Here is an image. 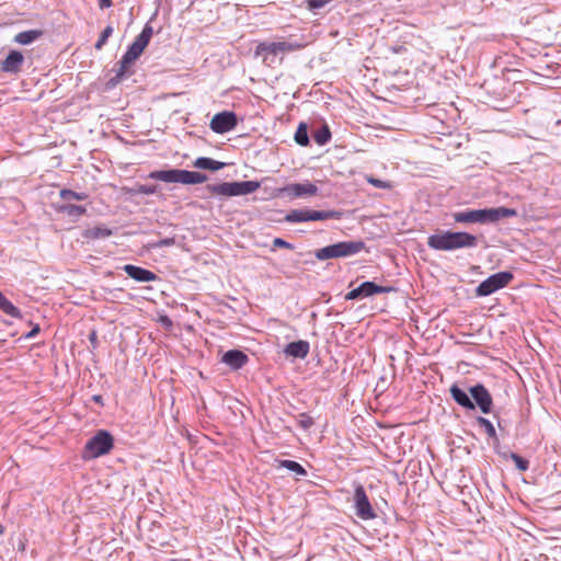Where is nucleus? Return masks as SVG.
Segmentation results:
<instances>
[{"label":"nucleus","mask_w":561,"mask_h":561,"mask_svg":"<svg viewBox=\"0 0 561 561\" xmlns=\"http://www.w3.org/2000/svg\"><path fill=\"white\" fill-rule=\"evenodd\" d=\"M153 34L152 26L147 23L140 34L135 38V41L128 46L126 53L123 55L122 59L118 62V68L116 69L115 76L110 80L112 85H116L122 82L125 78L130 77L134 71L130 67L134 62L141 56L145 48L148 46Z\"/></svg>","instance_id":"f257e3e1"},{"label":"nucleus","mask_w":561,"mask_h":561,"mask_svg":"<svg viewBox=\"0 0 561 561\" xmlns=\"http://www.w3.org/2000/svg\"><path fill=\"white\" fill-rule=\"evenodd\" d=\"M427 245L436 251L472 249L478 245V237L465 231H440L427 238Z\"/></svg>","instance_id":"f03ea898"},{"label":"nucleus","mask_w":561,"mask_h":561,"mask_svg":"<svg viewBox=\"0 0 561 561\" xmlns=\"http://www.w3.org/2000/svg\"><path fill=\"white\" fill-rule=\"evenodd\" d=\"M517 215L514 208L494 207L483 209H467L457 211L453 215L454 220L459 224H493L503 218H510Z\"/></svg>","instance_id":"7ed1b4c3"},{"label":"nucleus","mask_w":561,"mask_h":561,"mask_svg":"<svg viewBox=\"0 0 561 561\" xmlns=\"http://www.w3.org/2000/svg\"><path fill=\"white\" fill-rule=\"evenodd\" d=\"M301 48V45L298 43L290 42H261L256 45L254 49V57L261 58L262 62L268 67L274 66L276 62L282 61V57L278 58L279 55H284L286 53L295 51Z\"/></svg>","instance_id":"20e7f679"},{"label":"nucleus","mask_w":561,"mask_h":561,"mask_svg":"<svg viewBox=\"0 0 561 561\" xmlns=\"http://www.w3.org/2000/svg\"><path fill=\"white\" fill-rule=\"evenodd\" d=\"M148 178L165 183L181 184H201L207 181V175L204 173L182 169L156 170L150 172Z\"/></svg>","instance_id":"39448f33"},{"label":"nucleus","mask_w":561,"mask_h":561,"mask_svg":"<svg viewBox=\"0 0 561 561\" xmlns=\"http://www.w3.org/2000/svg\"><path fill=\"white\" fill-rule=\"evenodd\" d=\"M365 249V242L362 240L340 241L314 251V256L319 261L330 259L348 257L359 253Z\"/></svg>","instance_id":"423d86ee"},{"label":"nucleus","mask_w":561,"mask_h":561,"mask_svg":"<svg viewBox=\"0 0 561 561\" xmlns=\"http://www.w3.org/2000/svg\"><path fill=\"white\" fill-rule=\"evenodd\" d=\"M114 447V438L108 431L100 430L84 445L82 458L95 459L108 454Z\"/></svg>","instance_id":"0eeeda50"},{"label":"nucleus","mask_w":561,"mask_h":561,"mask_svg":"<svg viewBox=\"0 0 561 561\" xmlns=\"http://www.w3.org/2000/svg\"><path fill=\"white\" fill-rule=\"evenodd\" d=\"M260 187L257 181L222 182L219 184H207L205 191L209 194L221 196H241L255 192Z\"/></svg>","instance_id":"6e6552de"},{"label":"nucleus","mask_w":561,"mask_h":561,"mask_svg":"<svg viewBox=\"0 0 561 561\" xmlns=\"http://www.w3.org/2000/svg\"><path fill=\"white\" fill-rule=\"evenodd\" d=\"M513 278V273L508 271H502L492 274L478 285V287L476 288V295L478 297H486L489 295H492L499 289H502L505 286H507Z\"/></svg>","instance_id":"1a4fd4ad"},{"label":"nucleus","mask_w":561,"mask_h":561,"mask_svg":"<svg viewBox=\"0 0 561 561\" xmlns=\"http://www.w3.org/2000/svg\"><path fill=\"white\" fill-rule=\"evenodd\" d=\"M354 507L356 515L364 520L374 519L376 514L368 500L366 491L362 484H357L354 490Z\"/></svg>","instance_id":"9d476101"},{"label":"nucleus","mask_w":561,"mask_h":561,"mask_svg":"<svg viewBox=\"0 0 561 561\" xmlns=\"http://www.w3.org/2000/svg\"><path fill=\"white\" fill-rule=\"evenodd\" d=\"M318 191L317 185L307 181L304 183L287 184L279 188V194L290 199H295L314 196L318 194Z\"/></svg>","instance_id":"9b49d317"},{"label":"nucleus","mask_w":561,"mask_h":561,"mask_svg":"<svg viewBox=\"0 0 561 561\" xmlns=\"http://www.w3.org/2000/svg\"><path fill=\"white\" fill-rule=\"evenodd\" d=\"M394 290L391 286H380L374 282L367 280L362 283L358 287L352 289L345 296L347 300H356L365 297H370L376 294H385Z\"/></svg>","instance_id":"f8f14e48"},{"label":"nucleus","mask_w":561,"mask_h":561,"mask_svg":"<svg viewBox=\"0 0 561 561\" xmlns=\"http://www.w3.org/2000/svg\"><path fill=\"white\" fill-rule=\"evenodd\" d=\"M471 400L474 408L478 407L483 414H489L492 410L493 399L490 391L482 385L477 383L469 388Z\"/></svg>","instance_id":"ddd939ff"},{"label":"nucleus","mask_w":561,"mask_h":561,"mask_svg":"<svg viewBox=\"0 0 561 561\" xmlns=\"http://www.w3.org/2000/svg\"><path fill=\"white\" fill-rule=\"evenodd\" d=\"M238 124L234 112L224 111L214 115L210 121V128L216 134H225L232 130Z\"/></svg>","instance_id":"4468645a"},{"label":"nucleus","mask_w":561,"mask_h":561,"mask_svg":"<svg viewBox=\"0 0 561 561\" xmlns=\"http://www.w3.org/2000/svg\"><path fill=\"white\" fill-rule=\"evenodd\" d=\"M24 61V55L20 50H10L1 62L0 69L4 73L16 75L22 70Z\"/></svg>","instance_id":"2eb2a0df"},{"label":"nucleus","mask_w":561,"mask_h":561,"mask_svg":"<svg viewBox=\"0 0 561 561\" xmlns=\"http://www.w3.org/2000/svg\"><path fill=\"white\" fill-rule=\"evenodd\" d=\"M122 268L130 278L139 283H149L159 278L157 274L141 266L126 264Z\"/></svg>","instance_id":"dca6fc26"},{"label":"nucleus","mask_w":561,"mask_h":561,"mask_svg":"<svg viewBox=\"0 0 561 561\" xmlns=\"http://www.w3.org/2000/svg\"><path fill=\"white\" fill-rule=\"evenodd\" d=\"M221 362L229 366L232 370L242 368L249 362L248 355L240 350H229L222 357Z\"/></svg>","instance_id":"f3484780"},{"label":"nucleus","mask_w":561,"mask_h":561,"mask_svg":"<svg viewBox=\"0 0 561 561\" xmlns=\"http://www.w3.org/2000/svg\"><path fill=\"white\" fill-rule=\"evenodd\" d=\"M310 351L308 341L299 340L288 343L284 348V354L288 357L305 359Z\"/></svg>","instance_id":"a211bd4d"},{"label":"nucleus","mask_w":561,"mask_h":561,"mask_svg":"<svg viewBox=\"0 0 561 561\" xmlns=\"http://www.w3.org/2000/svg\"><path fill=\"white\" fill-rule=\"evenodd\" d=\"M449 392L458 405L467 410H474V402L471 400L470 393L459 388L458 385H451Z\"/></svg>","instance_id":"6ab92c4d"},{"label":"nucleus","mask_w":561,"mask_h":561,"mask_svg":"<svg viewBox=\"0 0 561 561\" xmlns=\"http://www.w3.org/2000/svg\"><path fill=\"white\" fill-rule=\"evenodd\" d=\"M56 211L62 214L75 220L79 219L87 214V207L82 205H75L72 203L62 202L55 207Z\"/></svg>","instance_id":"aec40b11"},{"label":"nucleus","mask_w":561,"mask_h":561,"mask_svg":"<svg viewBox=\"0 0 561 561\" xmlns=\"http://www.w3.org/2000/svg\"><path fill=\"white\" fill-rule=\"evenodd\" d=\"M342 211L339 210H313L307 208L308 221H321L329 219H341Z\"/></svg>","instance_id":"412c9836"},{"label":"nucleus","mask_w":561,"mask_h":561,"mask_svg":"<svg viewBox=\"0 0 561 561\" xmlns=\"http://www.w3.org/2000/svg\"><path fill=\"white\" fill-rule=\"evenodd\" d=\"M113 234V230L105 226H95L92 228H88L82 232V237L84 239L98 240V239H106Z\"/></svg>","instance_id":"4be33fe9"},{"label":"nucleus","mask_w":561,"mask_h":561,"mask_svg":"<svg viewBox=\"0 0 561 561\" xmlns=\"http://www.w3.org/2000/svg\"><path fill=\"white\" fill-rule=\"evenodd\" d=\"M226 163L216 161L208 157H199L193 162V167L202 170L219 171L224 169Z\"/></svg>","instance_id":"5701e85b"},{"label":"nucleus","mask_w":561,"mask_h":561,"mask_svg":"<svg viewBox=\"0 0 561 561\" xmlns=\"http://www.w3.org/2000/svg\"><path fill=\"white\" fill-rule=\"evenodd\" d=\"M43 32L39 30H28L20 32L15 35L14 42L21 45H28L39 38Z\"/></svg>","instance_id":"b1692460"},{"label":"nucleus","mask_w":561,"mask_h":561,"mask_svg":"<svg viewBox=\"0 0 561 561\" xmlns=\"http://www.w3.org/2000/svg\"><path fill=\"white\" fill-rule=\"evenodd\" d=\"M284 221L289 224H298L308 221L307 208L293 209L286 214Z\"/></svg>","instance_id":"393cba45"},{"label":"nucleus","mask_w":561,"mask_h":561,"mask_svg":"<svg viewBox=\"0 0 561 561\" xmlns=\"http://www.w3.org/2000/svg\"><path fill=\"white\" fill-rule=\"evenodd\" d=\"M278 468H285L298 476H307L306 469L297 461L295 460H277Z\"/></svg>","instance_id":"a878e982"},{"label":"nucleus","mask_w":561,"mask_h":561,"mask_svg":"<svg viewBox=\"0 0 561 561\" xmlns=\"http://www.w3.org/2000/svg\"><path fill=\"white\" fill-rule=\"evenodd\" d=\"M0 310L8 316L16 319L22 318V313L18 307H15L5 296L0 300Z\"/></svg>","instance_id":"bb28decb"},{"label":"nucleus","mask_w":561,"mask_h":561,"mask_svg":"<svg viewBox=\"0 0 561 561\" xmlns=\"http://www.w3.org/2000/svg\"><path fill=\"white\" fill-rule=\"evenodd\" d=\"M313 139L320 146H323V145L328 144L330 141V139H331L330 127L327 124L321 125L313 133Z\"/></svg>","instance_id":"cd10ccee"},{"label":"nucleus","mask_w":561,"mask_h":561,"mask_svg":"<svg viewBox=\"0 0 561 561\" xmlns=\"http://www.w3.org/2000/svg\"><path fill=\"white\" fill-rule=\"evenodd\" d=\"M60 198L62 202L71 203L72 201H85L89 198V195L87 193H78L72 190L62 188L59 192Z\"/></svg>","instance_id":"c85d7f7f"},{"label":"nucleus","mask_w":561,"mask_h":561,"mask_svg":"<svg viewBox=\"0 0 561 561\" xmlns=\"http://www.w3.org/2000/svg\"><path fill=\"white\" fill-rule=\"evenodd\" d=\"M477 423L479 424L480 427H482L486 435L495 443V444H499V437H497V434H496V431H495V427L493 426V424L485 417L483 416H478L476 419Z\"/></svg>","instance_id":"c756f323"},{"label":"nucleus","mask_w":561,"mask_h":561,"mask_svg":"<svg viewBox=\"0 0 561 561\" xmlns=\"http://www.w3.org/2000/svg\"><path fill=\"white\" fill-rule=\"evenodd\" d=\"M295 141L300 146L309 145V135H308V126L306 123L301 122L297 130L295 133Z\"/></svg>","instance_id":"7c9ffc66"},{"label":"nucleus","mask_w":561,"mask_h":561,"mask_svg":"<svg viewBox=\"0 0 561 561\" xmlns=\"http://www.w3.org/2000/svg\"><path fill=\"white\" fill-rule=\"evenodd\" d=\"M114 28L112 25H107L100 34L99 39L96 41L94 47L100 50L106 44L108 37L113 34Z\"/></svg>","instance_id":"2f4dec72"},{"label":"nucleus","mask_w":561,"mask_h":561,"mask_svg":"<svg viewBox=\"0 0 561 561\" xmlns=\"http://www.w3.org/2000/svg\"><path fill=\"white\" fill-rule=\"evenodd\" d=\"M510 458L514 461L519 471H526L529 468V461L516 453H511Z\"/></svg>","instance_id":"473e14b6"},{"label":"nucleus","mask_w":561,"mask_h":561,"mask_svg":"<svg viewBox=\"0 0 561 561\" xmlns=\"http://www.w3.org/2000/svg\"><path fill=\"white\" fill-rule=\"evenodd\" d=\"M313 424H314V421L309 414L300 413L298 415V425L302 430L308 431Z\"/></svg>","instance_id":"72a5a7b5"},{"label":"nucleus","mask_w":561,"mask_h":561,"mask_svg":"<svg viewBox=\"0 0 561 561\" xmlns=\"http://www.w3.org/2000/svg\"><path fill=\"white\" fill-rule=\"evenodd\" d=\"M157 185L141 184L137 186L136 192L144 195H152L157 192Z\"/></svg>","instance_id":"f704fd0d"},{"label":"nucleus","mask_w":561,"mask_h":561,"mask_svg":"<svg viewBox=\"0 0 561 561\" xmlns=\"http://www.w3.org/2000/svg\"><path fill=\"white\" fill-rule=\"evenodd\" d=\"M276 248H283V249H287V250L295 249L294 244L287 242L286 240H284L282 238H275L273 240V250H275Z\"/></svg>","instance_id":"c9c22d12"},{"label":"nucleus","mask_w":561,"mask_h":561,"mask_svg":"<svg viewBox=\"0 0 561 561\" xmlns=\"http://www.w3.org/2000/svg\"><path fill=\"white\" fill-rule=\"evenodd\" d=\"M367 181H368V183H370L371 185H374L375 187H378V188H390L391 187L389 182L382 181L380 179L368 178Z\"/></svg>","instance_id":"e433bc0d"},{"label":"nucleus","mask_w":561,"mask_h":561,"mask_svg":"<svg viewBox=\"0 0 561 561\" xmlns=\"http://www.w3.org/2000/svg\"><path fill=\"white\" fill-rule=\"evenodd\" d=\"M331 0H308V8L310 10H318L328 4Z\"/></svg>","instance_id":"4c0bfd02"},{"label":"nucleus","mask_w":561,"mask_h":561,"mask_svg":"<svg viewBox=\"0 0 561 561\" xmlns=\"http://www.w3.org/2000/svg\"><path fill=\"white\" fill-rule=\"evenodd\" d=\"M175 243L174 238H164L161 239L152 244L153 248H164V247H171Z\"/></svg>","instance_id":"58836bf2"},{"label":"nucleus","mask_w":561,"mask_h":561,"mask_svg":"<svg viewBox=\"0 0 561 561\" xmlns=\"http://www.w3.org/2000/svg\"><path fill=\"white\" fill-rule=\"evenodd\" d=\"M39 331H41L39 324H37V323L33 324L32 330L24 335V339H33L39 333Z\"/></svg>","instance_id":"ea45409f"},{"label":"nucleus","mask_w":561,"mask_h":561,"mask_svg":"<svg viewBox=\"0 0 561 561\" xmlns=\"http://www.w3.org/2000/svg\"><path fill=\"white\" fill-rule=\"evenodd\" d=\"M99 5L101 9L110 8L112 5V0H100Z\"/></svg>","instance_id":"a19ab883"},{"label":"nucleus","mask_w":561,"mask_h":561,"mask_svg":"<svg viewBox=\"0 0 561 561\" xmlns=\"http://www.w3.org/2000/svg\"><path fill=\"white\" fill-rule=\"evenodd\" d=\"M92 400L100 405H104L103 397L101 394H94Z\"/></svg>","instance_id":"79ce46f5"},{"label":"nucleus","mask_w":561,"mask_h":561,"mask_svg":"<svg viewBox=\"0 0 561 561\" xmlns=\"http://www.w3.org/2000/svg\"><path fill=\"white\" fill-rule=\"evenodd\" d=\"M89 340L90 342L93 344L96 342V333L95 332H92L90 335H89Z\"/></svg>","instance_id":"37998d69"},{"label":"nucleus","mask_w":561,"mask_h":561,"mask_svg":"<svg viewBox=\"0 0 561 561\" xmlns=\"http://www.w3.org/2000/svg\"><path fill=\"white\" fill-rule=\"evenodd\" d=\"M4 534V527L0 524V536Z\"/></svg>","instance_id":"c03bdc74"},{"label":"nucleus","mask_w":561,"mask_h":561,"mask_svg":"<svg viewBox=\"0 0 561 561\" xmlns=\"http://www.w3.org/2000/svg\"><path fill=\"white\" fill-rule=\"evenodd\" d=\"M163 321H167V322L171 323V321L167 317L163 319Z\"/></svg>","instance_id":"a18cd8bd"}]
</instances>
